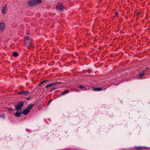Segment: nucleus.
Masks as SVG:
<instances>
[{"label":"nucleus","mask_w":150,"mask_h":150,"mask_svg":"<svg viewBox=\"0 0 150 150\" xmlns=\"http://www.w3.org/2000/svg\"><path fill=\"white\" fill-rule=\"evenodd\" d=\"M30 112L27 108L26 109L23 110L21 112V113L25 115H26L28 114Z\"/></svg>","instance_id":"obj_5"},{"label":"nucleus","mask_w":150,"mask_h":150,"mask_svg":"<svg viewBox=\"0 0 150 150\" xmlns=\"http://www.w3.org/2000/svg\"><path fill=\"white\" fill-rule=\"evenodd\" d=\"M60 83V82H54L52 83L49 84H48L46 85L45 86V88H48L51 87L52 86H53V85L56 84H59Z\"/></svg>","instance_id":"obj_6"},{"label":"nucleus","mask_w":150,"mask_h":150,"mask_svg":"<svg viewBox=\"0 0 150 150\" xmlns=\"http://www.w3.org/2000/svg\"><path fill=\"white\" fill-rule=\"evenodd\" d=\"M103 88H93V90L95 91H100L103 90Z\"/></svg>","instance_id":"obj_11"},{"label":"nucleus","mask_w":150,"mask_h":150,"mask_svg":"<svg viewBox=\"0 0 150 150\" xmlns=\"http://www.w3.org/2000/svg\"><path fill=\"white\" fill-rule=\"evenodd\" d=\"M79 87L83 91L86 90V88L84 87H83L82 86H79Z\"/></svg>","instance_id":"obj_14"},{"label":"nucleus","mask_w":150,"mask_h":150,"mask_svg":"<svg viewBox=\"0 0 150 150\" xmlns=\"http://www.w3.org/2000/svg\"><path fill=\"white\" fill-rule=\"evenodd\" d=\"M118 13H116V16H117V15H118Z\"/></svg>","instance_id":"obj_20"},{"label":"nucleus","mask_w":150,"mask_h":150,"mask_svg":"<svg viewBox=\"0 0 150 150\" xmlns=\"http://www.w3.org/2000/svg\"><path fill=\"white\" fill-rule=\"evenodd\" d=\"M47 80H45L44 81H43L42 82H43V83H44L47 82Z\"/></svg>","instance_id":"obj_18"},{"label":"nucleus","mask_w":150,"mask_h":150,"mask_svg":"<svg viewBox=\"0 0 150 150\" xmlns=\"http://www.w3.org/2000/svg\"><path fill=\"white\" fill-rule=\"evenodd\" d=\"M29 93V92L28 91H23L22 92H20L18 93L19 94H23L24 95H26Z\"/></svg>","instance_id":"obj_10"},{"label":"nucleus","mask_w":150,"mask_h":150,"mask_svg":"<svg viewBox=\"0 0 150 150\" xmlns=\"http://www.w3.org/2000/svg\"><path fill=\"white\" fill-rule=\"evenodd\" d=\"M25 41L26 44L27 46H29L31 45L32 39L31 38L26 37L25 38Z\"/></svg>","instance_id":"obj_4"},{"label":"nucleus","mask_w":150,"mask_h":150,"mask_svg":"<svg viewBox=\"0 0 150 150\" xmlns=\"http://www.w3.org/2000/svg\"><path fill=\"white\" fill-rule=\"evenodd\" d=\"M144 75V72H142V73H140L139 74V77L141 78Z\"/></svg>","instance_id":"obj_15"},{"label":"nucleus","mask_w":150,"mask_h":150,"mask_svg":"<svg viewBox=\"0 0 150 150\" xmlns=\"http://www.w3.org/2000/svg\"><path fill=\"white\" fill-rule=\"evenodd\" d=\"M27 100H29V98H27Z\"/></svg>","instance_id":"obj_21"},{"label":"nucleus","mask_w":150,"mask_h":150,"mask_svg":"<svg viewBox=\"0 0 150 150\" xmlns=\"http://www.w3.org/2000/svg\"><path fill=\"white\" fill-rule=\"evenodd\" d=\"M138 149H142V147H139V148H138Z\"/></svg>","instance_id":"obj_19"},{"label":"nucleus","mask_w":150,"mask_h":150,"mask_svg":"<svg viewBox=\"0 0 150 150\" xmlns=\"http://www.w3.org/2000/svg\"><path fill=\"white\" fill-rule=\"evenodd\" d=\"M23 105V102L22 101L18 103L17 105L15 106V108L16 110H18L22 109Z\"/></svg>","instance_id":"obj_3"},{"label":"nucleus","mask_w":150,"mask_h":150,"mask_svg":"<svg viewBox=\"0 0 150 150\" xmlns=\"http://www.w3.org/2000/svg\"><path fill=\"white\" fill-rule=\"evenodd\" d=\"M69 91L68 90H66L65 91H63L62 92L61 96H62L65 95V94H66L67 93H68L69 92Z\"/></svg>","instance_id":"obj_12"},{"label":"nucleus","mask_w":150,"mask_h":150,"mask_svg":"<svg viewBox=\"0 0 150 150\" xmlns=\"http://www.w3.org/2000/svg\"><path fill=\"white\" fill-rule=\"evenodd\" d=\"M6 9L7 6L6 5H5L3 7L1 11L2 13L4 14H5L6 13Z\"/></svg>","instance_id":"obj_9"},{"label":"nucleus","mask_w":150,"mask_h":150,"mask_svg":"<svg viewBox=\"0 0 150 150\" xmlns=\"http://www.w3.org/2000/svg\"><path fill=\"white\" fill-rule=\"evenodd\" d=\"M13 55L14 57H17L18 56V54L17 52H14L13 53Z\"/></svg>","instance_id":"obj_16"},{"label":"nucleus","mask_w":150,"mask_h":150,"mask_svg":"<svg viewBox=\"0 0 150 150\" xmlns=\"http://www.w3.org/2000/svg\"><path fill=\"white\" fill-rule=\"evenodd\" d=\"M34 107V104H30L27 107V108L30 110L32 109Z\"/></svg>","instance_id":"obj_8"},{"label":"nucleus","mask_w":150,"mask_h":150,"mask_svg":"<svg viewBox=\"0 0 150 150\" xmlns=\"http://www.w3.org/2000/svg\"><path fill=\"white\" fill-rule=\"evenodd\" d=\"M50 102H50V101H49V103H48V104L50 103Z\"/></svg>","instance_id":"obj_22"},{"label":"nucleus","mask_w":150,"mask_h":150,"mask_svg":"<svg viewBox=\"0 0 150 150\" xmlns=\"http://www.w3.org/2000/svg\"><path fill=\"white\" fill-rule=\"evenodd\" d=\"M5 24L4 22L0 23V31H3L5 27Z\"/></svg>","instance_id":"obj_7"},{"label":"nucleus","mask_w":150,"mask_h":150,"mask_svg":"<svg viewBox=\"0 0 150 150\" xmlns=\"http://www.w3.org/2000/svg\"><path fill=\"white\" fill-rule=\"evenodd\" d=\"M41 0H32L28 3V5L30 6H34L41 3Z\"/></svg>","instance_id":"obj_1"},{"label":"nucleus","mask_w":150,"mask_h":150,"mask_svg":"<svg viewBox=\"0 0 150 150\" xmlns=\"http://www.w3.org/2000/svg\"><path fill=\"white\" fill-rule=\"evenodd\" d=\"M56 8L57 11L59 12H61L63 11L64 8V6L62 4L58 3L56 6Z\"/></svg>","instance_id":"obj_2"},{"label":"nucleus","mask_w":150,"mask_h":150,"mask_svg":"<svg viewBox=\"0 0 150 150\" xmlns=\"http://www.w3.org/2000/svg\"><path fill=\"white\" fill-rule=\"evenodd\" d=\"M21 114H22L21 113V112L20 113L18 112H17L16 113L15 115L16 116L20 117L21 116Z\"/></svg>","instance_id":"obj_13"},{"label":"nucleus","mask_w":150,"mask_h":150,"mask_svg":"<svg viewBox=\"0 0 150 150\" xmlns=\"http://www.w3.org/2000/svg\"><path fill=\"white\" fill-rule=\"evenodd\" d=\"M43 83V82H41V83H40L39 84V86H40Z\"/></svg>","instance_id":"obj_17"}]
</instances>
